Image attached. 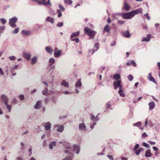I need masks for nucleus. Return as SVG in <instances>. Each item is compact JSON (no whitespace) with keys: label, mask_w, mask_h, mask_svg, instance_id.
<instances>
[{"label":"nucleus","mask_w":160,"mask_h":160,"mask_svg":"<svg viewBox=\"0 0 160 160\" xmlns=\"http://www.w3.org/2000/svg\"><path fill=\"white\" fill-rule=\"evenodd\" d=\"M84 31L85 32V33L89 37L90 39H93L96 33V31L88 27L85 28Z\"/></svg>","instance_id":"f257e3e1"},{"label":"nucleus","mask_w":160,"mask_h":160,"mask_svg":"<svg viewBox=\"0 0 160 160\" xmlns=\"http://www.w3.org/2000/svg\"><path fill=\"white\" fill-rule=\"evenodd\" d=\"M80 32V31H78L76 32L73 33L70 36L71 41H75L77 43H79V40L78 38H76V37L79 36Z\"/></svg>","instance_id":"f03ea898"},{"label":"nucleus","mask_w":160,"mask_h":160,"mask_svg":"<svg viewBox=\"0 0 160 160\" xmlns=\"http://www.w3.org/2000/svg\"><path fill=\"white\" fill-rule=\"evenodd\" d=\"M18 20L17 18L14 17L9 20V24L12 28H15L16 26V22Z\"/></svg>","instance_id":"7ed1b4c3"},{"label":"nucleus","mask_w":160,"mask_h":160,"mask_svg":"<svg viewBox=\"0 0 160 160\" xmlns=\"http://www.w3.org/2000/svg\"><path fill=\"white\" fill-rule=\"evenodd\" d=\"M64 148L66 149H67L65 151V152L66 153H68L69 154H71V146H70V144L66 142L64 144Z\"/></svg>","instance_id":"20e7f679"},{"label":"nucleus","mask_w":160,"mask_h":160,"mask_svg":"<svg viewBox=\"0 0 160 160\" xmlns=\"http://www.w3.org/2000/svg\"><path fill=\"white\" fill-rule=\"evenodd\" d=\"M132 12L124 14L122 15V17L125 19H128L131 18L133 16Z\"/></svg>","instance_id":"39448f33"},{"label":"nucleus","mask_w":160,"mask_h":160,"mask_svg":"<svg viewBox=\"0 0 160 160\" xmlns=\"http://www.w3.org/2000/svg\"><path fill=\"white\" fill-rule=\"evenodd\" d=\"M121 80H118L113 82L114 88L115 89H116L118 87H119V88L120 87L122 88V86L121 85Z\"/></svg>","instance_id":"423d86ee"},{"label":"nucleus","mask_w":160,"mask_h":160,"mask_svg":"<svg viewBox=\"0 0 160 160\" xmlns=\"http://www.w3.org/2000/svg\"><path fill=\"white\" fill-rule=\"evenodd\" d=\"M62 54L61 51L60 50H58L57 48H55L54 49V56L57 58L60 56Z\"/></svg>","instance_id":"0eeeda50"},{"label":"nucleus","mask_w":160,"mask_h":160,"mask_svg":"<svg viewBox=\"0 0 160 160\" xmlns=\"http://www.w3.org/2000/svg\"><path fill=\"white\" fill-rule=\"evenodd\" d=\"M130 8L129 4L126 1H125L123 4V9L125 11H128L129 10Z\"/></svg>","instance_id":"6e6552de"},{"label":"nucleus","mask_w":160,"mask_h":160,"mask_svg":"<svg viewBox=\"0 0 160 160\" xmlns=\"http://www.w3.org/2000/svg\"><path fill=\"white\" fill-rule=\"evenodd\" d=\"M23 57L27 60L28 61L30 60L31 56L30 54L24 52L23 53Z\"/></svg>","instance_id":"1a4fd4ad"},{"label":"nucleus","mask_w":160,"mask_h":160,"mask_svg":"<svg viewBox=\"0 0 160 160\" xmlns=\"http://www.w3.org/2000/svg\"><path fill=\"white\" fill-rule=\"evenodd\" d=\"M1 98L2 101L4 102L5 105H7L8 99L6 96L4 94H2L1 96Z\"/></svg>","instance_id":"9d476101"},{"label":"nucleus","mask_w":160,"mask_h":160,"mask_svg":"<svg viewBox=\"0 0 160 160\" xmlns=\"http://www.w3.org/2000/svg\"><path fill=\"white\" fill-rule=\"evenodd\" d=\"M80 147L79 146L74 145L73 147V152L76 151V153L78 154L80 152Z\"/></svg>","instance_id":"9b49d317"},{"label":"nucleus","mask_w":160,"mask_h":160,"mask_svg":"<svg viewBox=\"0 0 160 160\" xmlns=\"http://www.w3.org/2000/svg\"><path fill=\"white\" fill-rule=\"evenodd\" d=\"M43 124L46 130H49L50 129L51 124L50 122H48L45 123H43Z\"/></svg>","instance_id":"f8f14e48"},{"label":"nucleus","mask_w":160,"mask_h":160,"mask_svg":"<svg viewBox=\"0 0 160 160\" xmlns=\"http://www.w3.org/2000/svg\"><path fill=\"white\" fill-rule=\"evenodd\" d=\"M148 78L150 81L152 82L155 83H157L156 81L155 80L154 78L152 76V74L151 73L148 74Z\"/></svg>","instance_id":"ddd939ff"},{"label":"nucleus","mask_w":160,"mask_h":160,"mask_svg":"<svg viewBox=\"0 0 160 160\" xmlns=\"http://www.w3.org/2000/svg\"><path fill=\"white\" fill-rule=\"evenodd\" d=\"M142 9L141 8H139L138 9L136 10L135 11H132L133 14V16L137 14L142 13Z\"/></svg>","instance_id":"4468645a"},{"label":"nucleus","mask_w":160,"mask_h":160,"mask_svg":"<svg viewBox=\"0 0 160 160\" xmlns=\"http://www.w3.org/2000/svg\"><path fill=\"white\" fill-rule=\"evenodd\" d=\"M111 30V27L108 25H106L104 29L103 32H106L108 33H109Z\"/></svg>","instance_id":"2eb2a0df"},{"label":"nucleus","mask_w":160,"mask_h":160,"mask_svg":"<svg viewBox=\"0 0 160 160\" xmlns=\"http://www.w3.org/2000/svg\"><path fill=\"white\" fill-rule=\"evenodd\" d=\"M122 34L124 37L126 38H130L131 36V34L128 31L123 32Z\"/></svg>","instance_id":"dca6fc26"},{"label":"nucleus","mask_w":160,"mask_h":160,"mask_svg":"<svg viewBox=\"0 0 160 160\" xmlns=\"http://www.w3.org/2000/svg\"><path fill=\"white\" fill-rule=\"evenodd\" d=\"M41 101H38L37 102V103L34 107L35 109H39L41 107Z\"/></svg>","instance_id":"f3484780"},{"label":"nucleus","mask_w":160,"mask_h":160,"mask_svg":"<svg viewBox=\"0 0 160 160\" xmlns=\"http://www.w3.org/2000/svg\"><path fill=\"white\" fill-rule=\"evenodd\" d=\"M152 156V154L151 152L150 149H148L146 151L145 156L147 157H151Z\"/></svg>","instance_id":"a211bd4d"},{"label":"nucleus","mask_w":160,"mask_h":160,"mask_svg":"<svg viewBox=\"0 0 160 160\" xmlns=\"http://www.w3.org/2000/svg\"><path fill=\"white\" fill-rule=\"evenodd\" d=\"M151 35L150 34H148V35L147 36L142 39V42L146 41V42H148L150 41V39L151 38Z\"/></svg>","instance_id":"6ab92c4d"},{"label":"nucleus","mask_w":160,"mask_h":160,"mask_svg":"<svg viewBox=\"0 0 160 160\" xmlns=\"http://www.w3.org/2000/svg\"><path fill=\"white\" fill-rule=\"evenodd\" d=\"M148 105H149V109L150 110H152L155 106V104L153 102H150Z\"/></svg>","instance_id":"aec40b11"},{"label":"nucleus","mask_w":160,"mask_h":160,"mask_svg":"<svg viewBox=\"0 0 160 160\" xmlns=\"http://www.w3.org/2000/svg\"><path fill=\"white\" fill-rule=\"evenodd\" d=\"M46 20L47 21L49 22L52 23H53L54 22V19L50 17H47L46 19Z\"/></svg>","instance_id":"412c9836"},{"label":"nucleus","mask_w":160,"mask_h":160,"mask_svg":"<svg viewBox=\"0 0 160 160\" xmlns=\"http://www.w3.org/2000/svg\"><path fill=\"white\" fill-rule=\"evenodd\" d=\"M122 88L121 87H120L119 88V90L118 92L119 93L120 95L123 97H124L125 96V94L123 93V91L122 90Z\"/></svg>","instance_id":"4be33fe9"},{"label":"nucleus","mask_w":160,"mask_h":160,"mask_svg":"<svg viewBox=\"0 0 160 160\" xmlns=\"http://www.w3.org/2000/svg\"><path fill=\"white\" fill-rule=\"evenodd\" d=\"M45 49L50 54L52 53L53 50L50 47L48 46L47 47H46Z\"/></svg>","instance_id":"5701e85b"},{"label":"nucleus","mask_w":160,"mask_h":160,"mask_svg":"<svg viewBox=\"0 0 160 160\" xmlns=\"http://www.w3.org/2000/svg\"><path fill=\"white\" fill-rule=\"evenodd\" d=\"M37 61V58L36 57H34L32 58L31 59V63L32 65H33L36 63Z\"/></svg>","instance_id":"b1692460"},{"label":"nucleus","mask_w":160,"mask_h":160,"mask_svg":"<svg viewBox=\"0 0 160 160\" xmlns=\"http://www.w3.org/2000/svg\"><path fill=\"white\" fill-rule=\"evenodd\" d=\"M143 150H144V149L143 148H140L138 150L135 151V154L137 155H138Z\"/></svg>","instance_id":"393cba45"},{"label":"nucleus","mask_w":160,"mask_h":160,"mask_svg":"<svg viewBox=\"0 0 160 160\" xmlns=\"http://www.w3.org/2000/svg\"><path fill=\"white\" fill-rule=\"evenodd\" d=\"M64 129L63 125H60L58 128L57 131L59 132H62Z\"/></svg>","instance_id":"a878e982"},{"label":"nucleus","mask_w":160,"mask_h":160,"mask_svg":"<svg viewBox=\"0 0 160 160\" xmlns=\"http://www.w3.org/2000/svg\"><path fill=\"white\" fill-rule=\"evenodd\" d=\"M113 78L116 80H118L120 78V76L119 74H115L114 75Z\"/></svg>","instance_id":"bb28decb"},{"label":"nucleus","mask_w":160,"mask_h":160,"mask_svg":"<svg viewBox=\"0 0 160 160\" xmlns=\"http://www.w3.org/2000/svg\"><path fill=\"white\" fill-rule=\"evenodd\" d=\"M79 128L81 130L85 129L86 128L85 126L84 123H81L79 125Z\"/></svg>","instance_id":"cd10ccee"},{"label":"nucleus","mask_w":160,"mask_h":160,"mask_svg":"<svg viewBox=\"0 0 160 160\" xmlns=\"http://www.w3.org/2000/svg\"><path fill=\"white\" fill-rule=\"evenodd\" d=\"M56 142H53L50 143L49 145V148L50 149H52L53 148V146H55Z\"/></svg>","instance_id":"c85d7f7f"},{"label":"nucleus","mask_w":160,"mask_h":160,"mask_svg":"<svg viewBox=\"0 0 160 160\" xmlns=\"http://www.w3.org/2000/svg\"><path fill=\"white\" fill-rule=\"evenodd\" d=\"M61 84L66 87H68V82H66L65 80H63Z\"/></svg>","instance_id":"c756f323"},{"label":"nucleus","mask_w":160,"mask_h":160,"mask_svg":"<svg viewBox=\"0 0 160 160\" xmlns=\"http://www.w3.org/2000/svg\"><path fill=\"white\" fill-rule=\"evenodd\" d=\"M82 86V83L81 82V81L79 80H78V81H77L76 83V87H81Z\"/></svg>","instance_id":"7c9ffc66"},{"label":"nucleus","mask_w":160,"mask_h":160,"mask_svg":"<svg viewBox=\"0 0 160 160\" xmlns=\"http://www.w3.org/2000/svg\"><path fill=\"white\" fill-rule=\"evenodd\" d=\"M30 32L29 31H26L25 30H23L22 32V34L28 35L30 33Z\"/></svg>","instance_id":"2f4dec72"},{"label":"nucleus","mask_w":160,"mask_h":160,"mask_svg":"<svg viewBox=\"0 0 160 160\" xmlns=\"http://www.w3.org/2000/svg\"><path fill=\"white\" fill-rule=\"evenodd\" d=\"M55 62V59L53 58H50L49 60V62L50 63V65H52Z\"/></svg>","instance_id":"473e14b6"},{"label":"nucleus","mask_w":160,"mask_h":160,"mask_svg":"<svg viewBox=\"0 0 160 160\" xmlns=\"http://www.w3.org/2000/svg\"><path fill=\"white\" fill-rule=\"evenodd\" d=\"M142 125L141 122H138L136 123H134L133 124V125L134 126H137L138 127H139L140 126Z\"/></svg>","instance_id":"72a5a7b5"},{"label":"nucleus","mask_w":160,"mask_h":160,"mask_svg":"<svg viewBox=\"0 0 160 160\" xmlns=\"http://www.w3.org/2000/svg\"><path fill=\"white\" fill-rule=\"evenodd\" d=\"M64 2L66 4H72V2L71 0H64Z\"/></svg>","instance_id":"f704fd0d"},{"label":"nucleus","mask_w":160,"mask_h":160,"mask_svg":"<svg viewBox=\"0 0 160 160\" xmlns=\"http://www.w3.org/2000/svg\"><path fill=\"white\" fill-rule=\"evenodd\" d=\"M128 80L130 81H132L133 79V77L132 75H129L127 76Z\"/></svg>","instance_id":"c9c22d12"},{"label":"nucleus","mask_w":160,"mask_h":160,"mask_svg":"<svg viewBox=\"0 0 160 160\" xmlns=\"http://www.w3.org/2000/svg\"><path fill=\"white\" fill-rule=\"evenodd\" d=\"M48 90V88H46L42 92L43 94L45 95H48V93H47Z\"/></svg>","instance_id":"e433bc0d"},{"label":"nucleus","mask_w":160,"mask_h":160,"mask_svg":"<svg viewBox=\"0 0 160 160\" xmlns=\"http://www.w3.org/2000/svg\"><path fill=\"white\" fill-rule=\"evenodd\" d=\"M91 120H95V119H96V120H98V117H95L92 114H91Z\"/></svg>","instance_id":"4c0bfd02"},{"label":"nucleus","mask_w":160,"mask_h":160,"mask_svg":"<svg viewBox=\"0 0 160 160\" xmlns=\"http://www.w3.org/2000/svg\"><path fill=\"white\" fill-rule=\"evenodd\" d=\"M57 13L58 14V17H60L62 16V13L60 10L58 9L57 10Z\"/></svg>","instance_id":"58836bf2"},{"label":"nucleus","mask_w":160,"mask_h":160,"mask_svg":"<svg viewBox=\"0 0 160 160\" xmlns=\"http://www.w3.org/2000/svg\"><path fill=\"white\" fill-rule=\"evenodd\" d=\"M5 106H7V108L9 110V112H11V108L12 106L11 105H8V103H7V105H5Z\"/></svg>","instance_id":"ea45409f"},{"label":"nucleus","mask_w":160,"mask_h":160,"mask_svg":"<svg viewBox=\"0 0 160 160\" xmlns=\"http://www.w3.org/2000/svg\"><path fill=\"white\" fill-rule=\"evenodd\" d=\"M59 7L62 11H64L65 10V8L61 4H59Z\"/></svg>","instance_id":"a19ab883"},{"label":"nucleus","mask_w":160,"mask_h":160,"mask_svg":"<svg viewBox=\"0 0 160 160\" xmlns=\"http://www.w3.org/2000/svg\"><path fill=\"white\" fill-rule=\"evenodd\" d=\"M131 64L134 67H136L137 64L133 60H132L131 62Z\"/></svg>","instance_id":"79ce46f5"},{"label":"nucleus","mask_w":160,"mask_h":160,"mask_svg":"<svg viewBox=\"0 0 160 160\" xmlns=\"http://www.w3.org/2000/svg\"><path fill=\"white\" fill-rule=\"evenodd\" d=\"M19 31V28H16L13 31V33L14 34H16L18 33Z\"/></svg>","instance_id":"37998d69"},{"label":"nucleus","mask_w":160,"mask_h":160,"mask_svg":"<svg viewBox=\"0 0 160 160\" xmlns=\"http://www.w3.org/2000/svg\"><path fill=\"white\" fill-rule=\"evenodd\" d=\"M143 145L144 147H146L148 148H149L150 147V146L148 144L145 142H143Z\"/></svg>","instance_id":"c03bdc74"},{"label":"nucleus","mask_w":160,"mask_h":160,"mask_svg":"<svg viewBox=\"0 0 160 160\" xmlns=\"http://www.w3.org/2000/svg\"><path fill=\"white\" fill-rule=\"evenodd\" d=\"M99 44L98 43H96L94 45V48H96V50H97L99 48Z\"/></svg>","instance_id":"a18cd8bd"},{"label":"nucleus","mask_w":160,"mask_h":160,"mask_svg":"<svg viewBox=\"0 0 160 160\" xmlns=\"http://www.w3.org/2000/svg\"><path fill=\"white\" fill-rule=\"evenodd\" d=\"M139 146L138 144H136L134 147L133 151H136V150H137V149L138 148Z\"/></svg>","instance_id":"49530a36"},{"label":"nucleus","mask_w":160,"mask_h":160,"mask_svg":"<svg viewBox=\"0 0 160 160\" xmlns=\"http://www.w3.org/2000/svg\"><path fill=\"white\" fill-rule=\"evenodd\" d=\"M34 1H35L39 5H42V2L38 0H33Z\"/></svg>","instance_id":"de8ad7c7"},{"label":"nucleus","mask_w":160,"mask_h":160,"mask_svg":"<svg viewBox=\"0 0 160 160\" xmlns=\"http://www.w3.org/2000/svg\"><path fill=\"white\" fill-rule=\"evenodd\" d=\"M19 98L21 100H24V97L23 95H22V94L20 95L19 96Z\"/></svg>","instance_id":"09e8293b"},{"label":"nucleus","mask_w":160,"mask_h":160,"mask_svg":"<svg viewBox=\"0 0 160 160\" xmlns=\"http://www.w3.org/2000/svg\"><path fill=\"white\" fill-rule=\"evenodd\" d=\"M9 58L11 60H15L16 59V58L14 56H12L9 57Z\"/></svg>","instance_id":"8fccbe9b"},{"label":"nucleus","mask_w":160,"mask_h":160,"mask_svg":"<svg viewBox=\"0 0 160 160\" xmlns=\"http://www.w3.org/2000/svg\"><path fill=\"white\" fill-rule=\"evenodd\" d=\"M0 21L3 24H5L6 22V19H4V18L1 19Z\"/></svg>","instance_id":"3c124183"},{"label":"nucleus","mask_w":160,"mask_h":160,"mask_svg":"<svg viewBox=\"0 0 160 160\" xmlns=\"http://www.w3.org/2000/svg\"><path fill=\"white\" fill-rule=\"evenodd\" d=\"M70 156H68L66 157L64 159L62 160H72Z\"/></svg>","instance_id":"603ef678"},{"label":"nucleus","mask_w":160,"mask_h":160,"mask_svg":"<svg viewBox=\"0 0 160 160\" xmlns=\"http://www.w3.org/2000/svg\"><path fill=\"white\" fill-rule=\"evenodd\" d=\"M63 22H60V23H58L57 25V26L58 27H62V26H63Z\"/></svg>","instance_id":"864d4df0"},{"label":"nucleus","mask_w":160,"mask_h":160,"mask_svg":"<svg viewBox=\"0 0 160 160\" xmlns=\"http://www.w3.org/2000/svg\"><path fill=\"white\" fill-rule=\"evenodd\" d=\"M43 2H42V4L45 5H48V3L46 2L45 0H41Z\"/></svg>","instance_id":"5fc2aeb1"},{"label":"nucleus","mask_w":160,"mask_h":160,"mask_svg":"<svg viewBox=\"0 0 160 160\" xmlns=\"http://www.w3.org/2000/svg\"><path fill=\"white\" fill-rule=\"evenodd\" d=\"M148 135L145 132H144L142 135V138H146L147 137Z\"/></svg>","instance_id":"6e6d98bb"},{"label":"nucleus","mask_w":160,"mask_h":160,"mask_svg":"<svg viewBox=\"0 0 160 160\" xmlns=\"http://www.w3.org/2000/svg\"><path fill=\"white\" fill-rule=\"evenodd\" d=\"M125 21H124L119 20L118 21V23L120 24H122L124 23Z\"/></svg>","instance_id":"4d7b16f0"},{"label":"nucleus","mask_w":160,"mask_h":160,"mask_svg":"<svg viewBox=\"0 0 160 160\" xmlns=\"http://www.w3.org/2000/svg\"><path fill=\"white\" fill-rule=\"evenodd\" d=\"M107 157H108L109 158V159L111 160H112L113 159L112 156L111 155H107Z\"/></svg>","instance_id":"13d9d810"},{"label":"nucleus","mask_w":160,"mask_h":160,"mask_svg":"<svg viewBox=\"0 0 160 160\" xmlns=\"http://www.w3.org/2000/svg\"><path fill=\"white\" fill-rule=\"evenodd\" d=\"M144 15L146 17L147 19L148 20H149L150 19V17L149 16H148V13H147L146 14H144Z\"/></svg>","instance_id":"bf43d9fd"},{"label":"nucleus","mask_w":160,"mask_h":160,"mask_svg":"<svg viewBox=\"0 0 160 160\" xmlns=\"http://www.w3.org/2000/svg\"><path fill=\"white\" fill-rule=\"evenodd\" d=\"M12 103L16 104L17 103V101L15 98H13L12 100Z\"/></svg>","instance_id":"052dcab7"},{"label":"nucleus","mask_w":160,"mask_h":160,"mask_svg":"<svg viewBox=\"0 0 160 160\" xmlns=\"http://www.w3.org/2000/svg\"><path fill=\"white\" fill-rule=\"evenodd\" d=\"M153 149L154 150L156 151H157L158 150V148L156 147H153Z\"/></svg>","instance_id":"680f3d73"},{"label":"nucleus","mask_w":160,"mask_h":160,"mask_svg":"<svg viewBox=\"0 0 160 160\" xmlns=\"http://www.w3.org/2000/svg\"><path fill=\"white\" fill-rule=\"evenodd\" d=\"M0 73L1 75H3L4 73L2 71V70L1 68H0Z\"/></svg>","instance_id":"e2e57ef3"},{"label":"nucleus","mask_w":160,"mask_h":160,"mask_svg":"<svg viewBox=\"0 0 160 160\" xmlns=\"http://www.w3.org/2000/svg\"><path fill=\"white\" fill-rule=\"evenodd\" d=\"M116 42L115 41H114L113 43H112L111 44V46H114L115 45H116Z\"/></svg>","instance_id":"0e129e2a"},{"label":"nucleus","mask_w":160,"mask_h":160,"mask_svg":"<svg viewBox=\"0 0 160 160\" xmlns=\"http://www.w3.org/2000/svg\"><path fill=\"white\" fill-rule=\"evenodd\" d=\"M5 27L4 26H3L1 27H0V30H3L5 29Z\"/></svg>","instance_id":"69168bd1"},{"label":"nucleus","mask_w":160,"mask_h":160,"mask_svg":"<svg viewBox=\"0 0 160 160\" xmlns=\"http://www.w3.org/2000/svg\"><path fill=\"white\" fill-rule=\"evenodd\" d=\"M17 159L18 160H22L23 159L22 158L20 157L17 158Z\"/></svg>","instance_id":"338daca9"},{"label":"nucleus","mask_w":160,"mask_h":160,"mask_svg":"<svg viewBox=\"0 0 160 160\" xmlns=\"http://www.w3.org/2000/svg\"><path fill=\"white\" fill-rule=\"evenodd\" d=\"M158 66V67L159 69L160 70V62H158L157 63Z\"/></svg>","instance_id":"774afa93"}]
</instances>
